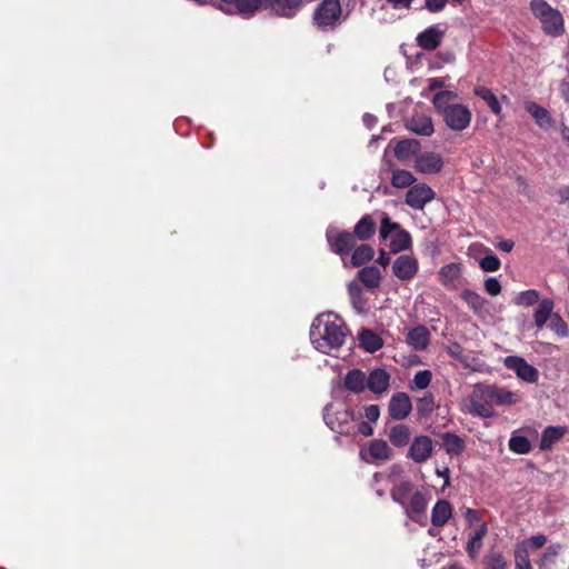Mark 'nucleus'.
<instances>
[{
    "label": "nucleus",
    "mask_w": 569,
    "mask_h": 569,
    "mask_svg": "<svg viewBox=\"0 0 569 569\" xmlns=\"http://www.w3.org/2000/svg\"><path fill=\"white\" fill-rule=\"evenodd\" d=\"M347 329L342 319L328 312L318 316L310 328V340L313 347L322 353L330 355L339 349L346 340Z\"/></svg>",
    "instance_id": "1"
},
{
    "label": "nucleus",
    "mask_w": 569,
    "mask_h": 569,
    "mask_svg": "<svg viewBox=\"0 0 569 569\" xmlns=\"http://www.w3.org/2000/svg\"><path fill=\"white\" fill-rule=\"evenodd\" d=\"M432 103L450 130L461 132L470 126L472 112L467 106L458 102L456 92L440 91L435 94Z\"/></svg>",
    "instance_id": "2"
},
{
    "label": "nucleus",
    "mask_w": 569,
    "mask_h": 569,
    "mask_svg": "<svg viewBox=\"0 0 569 569\" xmlns=\"http://www.w3.org/2000/svg\"><path fill=\"white\" fill-rule=\"evenodd\" d=\"M347 17L340 0H322L315 9L312 19L318 29L329 31L336 29Z\"/></svg>",
    "instance_id": "3"
},
{
    "label": "nucleus",
    "mask_w": 569,
    "mask_h": 569,
    "mask_svg": "<svg viewBox=\"0 0 569 569\" xmlns=\"http://www.w3.org/2000/svg\"><path fill=\"white\" fill-rule=\"evenodd\" d=\"M380 237L390 239V250L393 253L407 250L411 247V236L400 224L392 222L388 216L381 220Z\"/></svg>",
    "instance_id": "4"
},
{
    "label": "nucleus",
    "mask_w": 569,
    "mask_h": 569,
    "mask_svg": "<svg viewBox=\"0 0 569 569\" xmlns=\"http://www.w3.org/2000/svg\"><path fill=\"white\" fill-rule=\"evenodd\" d=\"M491 386L476 385L469 399L468 412L472 416L490 418L493 416Z\"/></svg>",
    "instance_id": "5"
},
{
    "label": "nucleus",
    "mask_w": 569,
    "mask_h": 569,
    "mask_svg": "<svg viewBox=\"0 0 569 569\" xmlns=\"http://www.w3.org/2000/svg\"><path fill=\"white\" fill-rule=\"evenodd\" d=\"M533 14L541 21L543 30L549 34H560L563 30V21L559 11L552 9L542 0L531 2Z\"/></svg>",
    "instance_id": "6"
},
{
    "label": "nucleus",
    "mask_w": 569,
    "mask_h": 569,
    "mask_svg": "<svg viewBox=\"0 0 569 569\" xmlns=\"http://www.w3.org/2000/svg\"><path fill=\"white\" fill-rule=\"evenodd\" d=\"M435 197L436 193L426 183H416L407 191L406 203L415 210H422Z\"/></svg>",
    "instance_id": "7"
},
{
    "label": "nucleus",
    "mask_w": 569,
    "mask_h": 569,
    "mask_svg": "<svg viewBox=\"0 0 569 569\" xmlns=\"http://www.w3.org/2000/svg\"><path fill=\"white\" fill-rule=\"evenodd\" d=\"M419 270L418 259L412 254H401L392 263V273L400 281L412 280Z\"/></svg>",
    "instance_id": "8"
},
{
    "label": "nucleus",
    "mask_w": 569,
    "mask_h": 569,
    "mask_svg": "<svg viewBox=\"0 0 569 569\" xmlns=\"http://www.w3.org/2000/svg\"><path fill=\"white\" fill-rule=\"evenodd\" d=\"M433 449L435 443L432 439L428 436L420 435L413 438L407 457L416 463H423L432 456Z\"/></svg>",
    "instance_id": "9"
},
{
    "label": "nucleus",
    "mask_w": 569,
    "mask_h": 569,
    "mask_svg": "<svg viewBox=\"0 0 569 569\" xmlns=\"http://www.w3.org/2000/svg\"><path fill=\"white\" fill-rule=\"evenodd\" d=\"M503 365L509 370L516 372L517 377L523 381L533 383L538 380V370L529 365L523 358L518 356H508L503 360Z\"/></svg>",
    "instance_id": "10"
},
{
    "label": "nucleus",
    "mask_w": 569,
    "mask_h": 569,
    "mask_svg": "<svg viewBox=\"0 0 569 569\" xmlns=\"http://www.w3.org/2000/svg\"><path fill=\"white\" fill-rule=\"evenodd\" d=\"M442 157L433 151L420 152L413 163V168L423 174H437L443 168Z\"/></svg>",
    "instance_id": "11"
},
{
    "label": "nucleus",
    "mask_w": 569,
    "mask_h": 569,
    "mask_svg": "<svg viewBox=\"0 0 569 569\" xmlns=\"http://www.w3.org/2000/svg\"><path fill=\"white\" fill-rule=\"evenodd\" d=\"M327 240L338 254H345L355 246V236L347 231H339L337 228L330 227L327 230Z\"/></svg>",
    "instance_id": "12"
},
{
    "label": "nucleus",
    "mask_w": 569,
    "mask_h": 569,
    "mask_svg": "<svg viewBox=\"0 0 569 569\" xmlns=\"http://www.w3.org/2000/svg\"><path fill=\"white\" fill-rule=\"evenodd\" d=\"M412 405L409 396L406 392L395 393L388 406L389 415L395 420H403L411 412Z\"/></svg>",
    "instance_id": "13"
},
{
    "label": "nucleus",
    "mask_w": 569,
    "mask_h": 569,
    "mask_svg": "<svg viewBox=\"0 0 569 569\" xmlns=\"http://www.w3.org/2000/svg\"><path fill=\"white\" fill-rule=\"evenodd\" d=\"M220 9L228 13L253 14L264 0H220Z\"/></svg>",
    "instance_id": "14"
},
{
    "label": "nucleus",
    "mask_w": 569,
    "mask_h": 569,
    "mask_svg": "<svg viewBox=\"0 0 569 569\" xmlns=\"http://www.w3.org/2000/svg\"><path fill=\"white\" fill-rule=\"evenodd\" d=\"M462 276L460 263L451 262L442 266L438 271V280L447 289H457Z\"/></svg>",
    "instance_id": "15"
},
{
    "label": "nucleus",
    "mask_w": 569,
    "mask_h": 569,
    "mask_svg": "<svg viewBox=\"0 0 569 569\" xmlns=\"http://www.w3.org/2000/svg\"><path fill=\"white\" fill-rule=\"evenodd\" d=\"M390 385V375L380 368L373 369L370 371L369 376H367V389H369L375 395H382L387 392Z\"/></svg>",
    "instance_id": "16"
},
{
    "label": "nucleus",
    "mask_w": 569,
    "mask_h": 569,
    "mask_svg": "<svg viewBox=\"0 0 569 569\" xmlns=\"http://www.w3.org/2000/svg\"><path fill=\"white\" fill-rule=\"evenodd\" d=\"M420 152V142L416 139L401 140L395 147V156L402 162H415Z\"/></svg>",
    "instance_id": "17"
},
{
    "label": "nucleus",
    "mask_w": 569,
    "mask_h": 569,
    "mask_svg": "<svg viewBox=\"0 0 569 569\" xmlns=\"http://www.w3.org/2000/svg\"><path fill=\"white\" fill-rule=\"evenodd\" d=\"M430 341L429 330L423 326H417L408 330L406 335V342L413 350H425Z\"/></svg>",
    "instance_id": "18"
},
{
    "label": "nucleus",
    "mask_w": 569,
    "mask_h": 569,
    "mask_svg": "<svg viewBox=\"0 0 569 569\" xmlns=\"http://www.w3.org/2000/svg\"><path fill=\"white\" fill-rule=\"evenodd\" d=\"M271 10L281 17H293L302 7L303 0H264Z\"/></svg>",
    "instance_id": "19"
},
{
    "label": "nucleus",
    "mask_w": 569,
    "mask_h": 569,
    "mask_svg": "<svg viewBox=\"0 0 569 569\" xmlns=\"http://www.w3.org/2000/svg\"><path fill=\"white\" fill-rule=\"evenodd\" d=\"M442 37L443 31L439 27L432 26L417 37V42L425 50H435L440 44Z\"/></svg>",
    "instance_id": "20"
},
{
    "label": "nucleus",
    "mask_w": 569,
    "mask_h": 569,
    "mask_svg": "<svg viewBox=\"0 0 569 569\" xmlns=\"http://www.w3.org/2000/svg\"><path fill=\"white\" fill-rule=\"evenodd\" d=\"M343 386L352 393H361L367 389V376L360 369L349 370L345 377Z\"/></svg>",
    "instance_id": "21"
},
{
    "label": "nucleus",
    "mask_w": 569,
    "mask_h": 569,
    "mask_svg": "<svg viewBox=\"0 0 569 569\" xmlns=\"http://www.w3.org/2000/svg\"><path fill=\"white\" fill-rule=\"evenodd\" d=\"M555 303L551 299L543 298L539 301L535 312L533 320L537 329H542L553 315Z\"/></svg>",
    "instance_id": "22"
},
{
    "label": "nucleus",
    "mask_w": 569,
    "mask_h": 569,
    "mask_svg": "<svg viewBox=\"0 0 569 569\" xmlns=\"http://www.w3.org/2000/svg\"><path fill=\"white\" fill-rule=\"evenodd\" d=\"M407 128L420 136L429 137L433 133L432 120L426 114H415L410 120H408Z\"/></svg>",
    "instance_id": "23"
},
{
    "label": "nucleus",
    "mask_w": 569,
    "mask_h": 569,
    "mask_svg": "<svg viewBox=\"0 0 569 569\" xmlns=\"http://www.w3.org/2000/svg\"><path fill=\"white\" fill-rule=\"evenodd\" d=\"M526 111L536 120V123L542 129H549L552 126V119L547 109L536 102H526Z\"/></svg>",
    "instance_id": "24"
},
{
    "label": "nucleus",
    "mask_w": 569,
    "mask_h": 569,
    "mask_svg": "<svg viewBox=\"0 0 569 569\" xmlns=\"http://www.w3.org/2000/svg\"><path fill=\"white\" fill-rule=\"evenodd\" d=\"M488 532L487 525H479L476 529H470L469 540L467 542V551L470 557L475 558L478 556L482 548V540Z\"/></svg>",
    "instance_id": "25"
},
{
    "label": "nucleus",
    "mask_w": 569,
    "mask_h": 569,
    "mask_svg": "<svg viewBox=\"0 0 569 569\" xmlns=\"http://www.w3.org/2000/svg\"><path fill=\"white\" fill-rule=\"evenodd\" d=\"M368 453L371 461H387L392 457V450L389 445L381 439H375L369 442Z\"/></svg>",
    "instance_id": "26"
},
{
    "label": "nucleus",
    "mask_w": 569,
    "mask_h": 569,
    "mask_svg": "<svg viewBox=\"0 0 569 569\" xmlns=\"http://www.w3.org/2000/svg\"><path fill=\"white\" fill-rule=\"evenodd\" d=\"M566 431L563 426L547 427L541 435L540 449L550 450L565 436Z\"/></svg>",
    "instance_id": "27"
},
{
    "label": "nucleus",
    "mask_w": 569,
    "mask_h": 569,
    "mask_svg": "<svg viewBox=\"0 0 569 569\" xmlns=\"http://www.w3.org/2000/svg\"><path fill=\"white\" fill-rule=\"evenodd\" d=\"M428 501L425 495L416 491L410 497V502L406 506V512L412 520H418L426 511Z\"/></svg>",
    "instance_id": "28"
},
{
    "label": "nucleus",
    "mask_w": 569,
    "mask_h": 569,
    "mask_svg": "<svg viewBox=\"0 0 569 569\" xmlns=\"http://www.w3.org/2000/svg\"><path fill=\"white\" fill-rule=\"evenodd\" d=\"M451 506L446 500H439L431 512V522L433 526L441 527L443 526L449 518L451 517Z\"/></svg>",
    "instance_id": "29"
},
{
    "label": "nucleus",
    "mask_w": 569,
    "mask_h": 569,
    "mask_svg": "<svg viewBox=\"0 0 569 569\" xmlns=\"http://www.w3.org/2000/svg\"><path fill=\"white\" fill-rule=\"evenodd\" d=\"M411 431L406 425H396L390 429L389 440L395 447H405L409 443Z\"/></svg>",
    "instance_id": "30"
},
{
    "label": "nucleus",
    "mask_w": 569,
    "mask_h": 569,
    "mask_svg": "<svg viewBox=\"0 0 569 569\" xmlns=\"http://www.w3.org/2000/svg\"><path fill=\"white\" fill-rule=\"evenodd\" d=\"M359 280L369 289H376L380 286L381 273L376 267H365L358 273Z\"/></svg>",
    "instance_id": "31"
},
{
    "label": "nucleus",
    "mask_w": 569,
    "mask_h": 569,
    "mask_svg": "<svg viewBox=\"0 0 569 569\" xmlns=\"http://www.w3.org/2000/svg\"><path fill=\"white\" fill-rule=\"evenodd\" d=\"M339 413L341 415V419H333L332 406H327L323 418L331 430L343 432L342 425L349 421L351 413L348 410H342Z\"/></svg>",
    "instance_id": "32"
},
{
    "label": "nucleus",
    "mask_w": 569,
    "mask_h": 569,
    "mask_svg": "<svg viewBox=\"0 0 569 569\" xmlns=\"http://www.w3.org/2000/svg\"><path fill=\"white\" fill-rule=\"evenodd\" d=\"M547 542V537L543 535L531 536L528 539H523L522 541L516 545L515 551L529 555L530 549H540Z\"/></svg>",
    "instance_id": "33"
},
{
    "label": "nucleus",
    "mask_w": 569,
    "mask_h": 569,
    "mask_svg": "<svg viewBox=\"0 0 569 569\" xmlns=\"http://www.w3.org/2000/svg\"><path fill=\"white\" fill-rule=\"evenodd\" d=\"M359 341L361 347H363L369 352H376L382 347L381 338L368 329H363L360 332Z\"/></svg>",
    "instance_id": "34"
},
{
    "label": "nucleus",
    "mask_w": 569,
    "mask_h": 569,
    "mask_svg": "<svg viewBox=\"0 0 569 569\" xmlns=\"http://www.w3.org/2000/svg\"><path fill=\"white\" fill-rule=\"evenodd\" d=\"M443 448L449 455H460L465 449V441L455 433L447 432L442 436Z\"/></svg>",
    "instance_id": "35"
},
{
    "label": "nucleus",
    "mask_w": 569,
    "mask_h": 569,
    "mask_svg": "<svg viewBox=\"0 0 569 569\" xmlns=\"http://www.w3.org/2000/svg\"><path fill=\"white\" fill-rule=\"evenodd\" d=\"M491 393L493 397L495 405H500V406L509 405L510 406V405H515L519 401V397L517 393L506 390V389H502V388L495 387V386H491Z\"/></svg>",
    "instance_id": "36"
},
{
    "label": "nucleus",
    "mask_w": 569,
    "mask_h": 569,
    "mask_svg": "<svg viewBox=\"0 0 569 569\" xmlns=\"http://www.w3.org/2000/svg\"><path fill=\"white\" fill-rule=\"evenodd\" d=\"M475 94L487 102L488 107L495 114L501 113V106L495 93L486 87H476Z\"/></svg>",
    "instance_id": "37"
},
{
    "label": "nucleus",
    "mask_w": 569,
    "mask_h": 569,
    "mask_svg": "<svg viewBox=\"0 0 569 569\" xmlns=\"http://www.w3.org/2000/svg\"><path fill=\"white\" fill-rule=\"evenodd\" d=\"M415 182L416 178L410 171L403 169H396L392 171L391 184L395 188L403 189L412 186Z\"/></svg>",
    "instance_id": "38"
},
{
    "label": "nucleus",
    "mask_w": 569,
    "mask_h": 569,
    "mask_svg": "<svg viewBox=\"0 0 569 569\" xmlns=\"http://www.w3.org/2000/svg\"><path fill=\"white\" fill-rule=\"evenodd\" d=\"M376 231V223L369 216L361 218L355 227V234L360 240L369 239Z\"/></svg>",
    "instance_id": "39"
},
{
    "label": "nucleus",
    "mask_w": 569,
    "mask_h": 569,
    "mask_svg": "<svg viewBox=\"0 0 569 569\" xmlns=\"http://www.w3.org/2000/svg\"><path fill=\"white\" fill-rule=\"evenodd\" d=\"M373 248L369 244H361L357 247L351 256V263L353 267H360L373 258Z\"/></svg>",
    "instance_id": "40"
},
{
    "label": "nucleus",
    "mask_w": 569,
    "mask_h": 569,
    "mask_svg": "<svg viewBox=\"0 0 569 569\" xmlns=\"http://www.w3.org/2000/svg\"><path fill=\"white\" fill-rule=\"evenodd\" d=\"M412 482L408 480L396 483L391 490V497L396 502L406 506V500L412 492Z\"/></svg>",
    "instance_id": "41"
},
{
    "label": "nucleus",
    "mask_w": 569,
    "mask_h": 569,
    "mask_svg": "<svg viewBox=\"0 0 569 569\" xmlns=\"http://www.w3.org/2000/svg\"><path fill=\"white\" fill-rule=\"evenodd\" d=\"M540 300L541 299H540L539 292L535 289H529V290L519 292L513 298V303L517 306H520V307H531V306H535L536 303L538 305Z\"/></svg>",
    "instance_id": "42"
},
{
    "label": "nucleus",
    "mask_w": 569,
    "mask_h": 569,
    "mask_svg": "<svg viewBox=\"0 0 569 569\" xmlns=\"http://www.w3.org/2000/svg\"><path fill=\"white\" fill-rule=\"evenodd\" d=\"M348 292L353 308L358 312H362L365 310V300L362 298V289L360 284L356 281H351L348 284Z\"/></svg>",
    "instance_id": "43"
},
{
    "label": "nucleus",
    "mask_w": 569,
    "mask_h": 569,
    "mask_svg": "<svg viewBox=\"0 0 569 569\" xmlns=\"http://www.w3.org/2000/svg\"><path fill=\"white\" fill-rule=\"evenodd\" d=\"M509 449L518 455H526L531 451V443L523 436L512 435L509 439Z\"/></svg>",
    "instance_id": "44"
},
{
    "label": "nucleus",
    "mask_w": 569,
    "mask_h": 569,
    "mask_svg": "<svg viewBox=\"0 0 569 569\" xmlns=\"http://www.w3.org/2000/svg\"><path fill=\"white\" fill-rule=\"evenodd\" d=\"M549 328L552 330L558 337L566 338L569 336V327L566 321L561 318V316L557 312H553L552 317L549 320Z\"/></svg>",
    "instance_id": "45"
},
{
    "label": "nucleus",
    "mask_w": 569,
    "mask_h": 569,
    "mask_svg": "<svg viewBox=\"0 0 569 569\" xmlns=\"http://www.w3.org/2000/svg\"><path fill=\"white\" fill-rule=\"evenodd\" d=\"M461 298L473 311L482 310L486 302L480 295L472 290H463Z\"/></svg>",
    "instance_id": "46"
},
{
    "label": "nucleus",
    "mask_w": 569,
    "mask_h": 569,
    "mask_svg": "<svg viewBox=\"0 0 569 569\" xmlns=\"http://www.w3.org/2000/svg\"><path fill=\"white\" fill-rule=\"evenodd\" d=\"M561 550L562 546L560 543L550 545L540 557L539 565L547 566L555 563V559L558 557Z\"/></svg>",
    "instance_id": "47"
},
{
    "label": "nucleus",
    "mask_w": 569,
    "mask_h": 569,
    "mask_svg": "<svg viewBox=\"0 0 569 569\" xmlns=\"http://www.w3.org/2000/svg\"><path fill=\"white\" fill-rule=\"evenodd\" d=\"M480 268L486 272H495L497 271L501 262L497 256L492 254L491 251L479 259Z\"/></svg>",
    "instance_id": "48"
},
{
    "label": "nucleus",
    "mask_w": 569,
    "mask_h": 569,
    "mask_svg": "<svg viewBox=\"0 0 569 569\" xmlns=\"http://www.w3.org/2000/svg\"><path fill=\"white\" fill-rule=\"evenodd\" d=\"M432 373L430 370L418 371L412 380L411 389H426L431 382Z\"/></svg>",
    "instance_id": "49"
},
{
    "label": "nucleus",
    "mask_w": 569,
    "mask_h": 569,
    "mask_svg": "<svg viewBox=\"0 0 569 569\" xmlns=\"http://www.w3.org/2000/svg\"><path fill=\"white\" fill-rule=\"evenodd\" d=\"M465 518L470 529H476L479 525H487L481 518L480 512L475 509L467 508L465 511Z\"/></svg>",
    "instance_id": "50"
},
{
    "label": "nucleus",
    "mask_w": 569,
    "mask_h": 569,
    "mask_svg": "<svg viewBox=\"0 0 569 569\" xmlns=\"http://www.w3.org/2000/svg\"><path fill=\"white\" fill-rule=\"evenodd\" d=\"M490 252V249L482 243L473 242L468 248V254L479 261L480 258Z\"/></svg>",
    "instance_id": "51"
},
{
    "label": "nucleus",
    "mask_w": 569,
    "mask_h": 569,
    "mask_svg": "<svg viewBox=\"0 0 569 569\" xmlns=\"http://www.w3.org/2000/svg\"><path fill=\"white\" fill-rule=\"evenodd\" d=\"M485 289L490 296H497L501 292V284L497 278L490 277L485 281Z\"/></svg>",
    "instance_id": "52"
},
{
    "label": "nucleus",
    "mask_w": 569,
    "mask_h": 569,
    "mask_svg": "<svg viewBox=\"0 0 569 569\" xmlns=\"http://www.w3.org/2000/svg\"><path fill=\"white\" fill-rule=\"evenodd\" d=\"M515 569H532L529 555L515 551Z\"/></svg>",
    "instance_id": "53"
},
{
    "label": "nucleus",
    "mask_w": 569,
    "mask_h": 569,
    "mask_svg": "<svg viewBox=\"0 0 569 569\" xmlns=\"http://www.w3.org/2000/svg\"><path fill=\"white\" fill-rule=\"evenodd\" d=\"M365 417L370 422H377L380 417V409L377 405H369L365 408Z\"/></svg>",
    "instance_id": "54"
},
{
    "label": "nucleus",
    "mask_w": 569,
    "mask_h": 569,
    "mask_svg": "<svg viewBox=\"0 0 569 569\" xmlns=\"http://www.w3.org/2000/svg\"><path fill=\"white\" fill-rule=\"evenodd\" d=\"M433 407V399L431 396H426L421 398L418 402V411L421 413L430 412Z\"/></svg>",
    "instance_id": "55"
},
{
    "label": "nucleus",
    "mask_w": 569,
    "mask_h": 569,
    "mask_svg": "<svg viewBox=\"0 0 569 569\" xmlns=\"http://www.w3.org/2000/svg\"><path fill=\"white\" fill-rule=\"evenodd\" d=\"M506 561L501 555H493L488 560V569H505Z\"/></svg>",
    "instance_id": "56"
},
{
    "label": "nucleus",
    "mask_w": 569,
    "mask_h": 569,
    "mask_svg": "<svg viewBox=\"0 0 569 569\" xmlns=\"http://www.w3.org/2000/svg\"><path fill=\"white\" fill-rule=\"evenodd\" d=\"M447 4V0H426V8L431 12L442 10Z\"/></svg>",
    "instance_id": "57"
},
{
    "label": "nucleus",
    "mask_w": 569,
    "mask_h": 569,
    "mask_svg": "<svg viewBox=\"0 0 569 569\" xmlns=\"http://www.w3.org/2000/svg\"><path fill=\"white\" fill-rule=\"evenodd\" d=\"M395 9L408 8L413 0H387Z\"/></svg>",
    "instance_id": "58"
},
{
    "label": "nucleus",
    "mask_w": 569,
    "mask_h": 569,
    "mask_svg": "<svg viewBox=\"0 0 569 569\" xmlns=\"http://www.w3.org/2000/svg\"><path fill=\"white\" fill-rule=\"evenodd\" d=\"M359 432L362 435V436H366V437H369L373 433V428L371 427L370 423L368 422H365L362 421L360 425H359V428H358Z\"/></svg>",
    "instance_id": "59"
},
{
    "label": "nucleus",
    "mask_w": 569,
    "mask_h": 569,
    "mask_svg": "<svg viewBox=\"0 0 569 569\" xmlns=\"http://www.w3.org/2000/svg\"><path fill=\"white\" fill-rule=\"evenodd\" d=\"M558 196L561 202H569V186L559 188Z\"/></svg>",
    "instance_id": "60"
},
{
    "label": "nucleus",
    "mask_w": 569,
    "mask_h": 569,
    "mask_svg": "<svg viewBox=\"0 0 569 569\" xmlns=\"http://www.w3.org/2000/svg\"><path fill=\"white\" fill-rule=\"evenodd\" d=\"M377 262L382 267H387L390 262L389 253H387L385 250H381L377 259Z\"/></svg>",
    "instance_id": "61"
},
{
    "label": "nucleus",
    "mask_w": 569,
    "mask_h": 569,
    "mask_svg": "<svg viewBox=\"0 0 569 569\" xmlns=\"http://www.w3.org/2000/svg\"><path fill=\"white\" fill-rule=\"evenodd\" d=\"M560 92H561L562 98L569 102V81L561 82Z\"/></svg>",
    "instance_id": "62"
},
{
    "label": "nucleus",
    "mask_w": 569,
    "mask_h": 569,
    "mask_svg": "<svg viewBox=\"0 0 569 569\" xmlns=\"http://www.w3.org/2000/svg\"><path fill=\"white\" fill-rule=\"evenodd\" d=\"M498 248L505 252H510L513 248V242L511 240H503L498 243Z\"/></svg>",
    "instance_id": "63"
},
{
    "label": "nucleus",
    "mask_w": 569,
    "mask_h": 569,
    "mask_svg": "<svg viewBox=\"0 0 569 569\" xmlns=\"http://www.w3.org/2000/svg\"><path fill=\"white\" fill-rule=\"evenodd\" d=\"M443 86H445V82L441 79L432 78L429 80V89L430 90H436L438 88H442Z\"/></svg>",
    "instance_id": "64"
}]
</instances>
